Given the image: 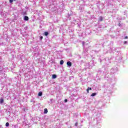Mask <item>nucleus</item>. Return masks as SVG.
I'll list each match as a JSON object with an SVG mask.
<instances>
[{
  "instance_id": "obj_1",
  "label": "nucleus",
  "mask_w": 128,
  "mask_h": 128,
  "mask_svg": "<svg viewBox=\"0 0 128 128\" xmlns=\"http://www.w3.org/2000/svg\"><path fill=\"white\" fill-rule=\"evenodd\" d=\"M90 90H92V88L88 87L86 90L87 94H90Z\"/></svg>"
},
{
  "instance_id": "obj_2",
  "label": "nucleus",
  "mask_w": 128,
  "mask_h": 128,
  "mask_svg": "<svg viewBox=\"0 0 128 128\" xmlns=\"http://www.w3.org/2000/svg\"><path fill=\"white\" fill-rule=\"evenodd\" d=\"M24 20H28V16H24Z\"/></svg>"
},
{
  "instance_id": "obj_3",
  "label": "nucleus",
  "mask_w": 128,
  "mask_h": 128,
  "mask_svg": "<svg viewBox=\"0 0 128 128\" xmlns=\"http://www.w3.org/2000/svg\"><path fill=\"white\" fill-rule=\"evenodd\" d=\"M67 65L68 66H72V62H67Z\"/></svg>"
},
{
  "instance_id": "obj_4",
  "label": "nucleus",
  "mask_w": 128,
  "mask_h": 128,
  "mask_svg": "<svg viewBox=\"0 0 128 128\" xmlns=\"http://www.w3.org/2000/svg\"><path fill=\"white\" fill-rule=\"evenodd\" d=\"M104 20V18L102 16L99 17V22H102Z\"/></svg>"
},
{
  "instance_id": "obj_5",
  "label": "nucleus",
  "mask_w": 128,
  "mask_h": 128,
  "mask_svg": "<svg viewBox=\"0 0 128 128\" xmlns=\"http://www.w3.org/2000/svg\"><path fill=\"white\" fill-rule=\"evenodd\" d=\"M38 96H42V92H40L38 94Z\"/></svg>"
},
{
  "instance_id": "obj_6",
  "label": "nucleus",
  "mask_w": 128,
  "mask_h": 128,
  "mask_svg": "<svg viewBox=\"0 0 128 128\" xmlns=\"http://www.w3.org/2000/svg\"><path fill=\"white\" fill-rule=\"evenodd\" d=\"M52 78H56V74H53L52 76Z\"/></svg>"
},
{
  "instance_id": "obj_7",
  "label": "nucleus",
  "mask_w": 128,
  "mask_h": 128,
  "mask_svg": "<svg viewBox=\"0 0 128 128\" xmlns=\"http://www.w3.org/2000/svg\"><path fill=\"white\" fill-rule=\"evenodd\" d=\"M44 114H48V108H45L44 110Z\"/></svg>"
},
{
  "instance_id": "obj_8",
  "label": "nucleus",
  "mask_w": 128,
  "mask_h": 128,
  "mask_svg": "<svg viewBox=\"0 0 128 128\" xmlns=\"http://www.w3.org/2000/svg\"><path fill=\"white\" fill-rule=\"evenodd\" d=\"M44 36H48V32H44Z\"/></svg>"
},
{
  "instance_id": "obj_9",
  "label": "nucleus",
  "mask_w": 128,
  "mask_h": 128,
  "mask_svg": "<svg viewBox=\"0 0 128 128\" xmlns=\"http://www.w3.org/2000/svg\"><path fill=\"white\" fill-rule=\"evenodd\" d=\"M96 96V93H92V94H91V96Z\"/></svg>"
},
{
  "instance_id": "obj_10",
  "label": "nucleus",
  "mask_w": 128,
  "mask_h": 128,
  "mask_svg": "<svg viewBox=\"0 0 128 128\" xmlns=\"http://www.w3.org/2000/svg\"><path fill=\"white\" fill-rule=\"evenodd\" d=\"M60 64H61V65L64 64V60H61L60 61Z\"/></svg>"
},
{
  "instance_id": "obj_11",
  "label": "nucleus",
  "mask_w": 128,
  "mask_h": 128,
  "mask_svg": "<svg viewBox=\"0 0 128 128\" xmlns=\"http://www.w3.org/2000/svg\"><path fill=\"white\" fill-rule=\"evenodd\" d=\"M10 126V123H8V122H6V126Z\"/></svg>"
},
{
  "instance_id": "obj_12",
  "label": "nucleus",
  "mask_w": 128,
  "mask_h": 128,
  "mask_svg": "<svg viewBox=\"0 0 128 128\" xmlns=\"http://www.w3.org/2000/svg\"><path fill=\"white\" fill-rule=\"evenodd\" d=\"M0 104H2V102H4V98H2L0 100Z\"/></svg>"
},
{
  "instance_id": "obj_13",
  "label": "nucleus",
  "mask_w": 128,
  "mask_h": 128,
  "mask_svg": "<svg viewBox=\"0 0 128 128\" xmlns=\"http://www.w3.org/2000/svg\"><path fill=\"white\" fill-rule=\"evenodd\" d=\"M9 2L10 4L14 2V0H9Z\"/></svg>"
},
{
  "instance_id": "obj_14",
  "label": "nucleus",
  "mask_w": 128,
  "mask_h": 128,
  "mask_svg": "<svg viewBox=\"0 0 128 128\" xmlns=\"http://www.w3.org/2000/svg\"><path fill=\"white\" fill-rule=\"evenodd\" d=\"M64 102H68V99H65Z\"/></svg>"
},
{
  "instance_id": "obj_15",
  "label": "nucleus",
  "mask_w": 128,
  "mask_h": 128,
  "mask_svg": "<svg viewBox=\"0 0 128 128\" xmlns=\"http://www.w3.org/2000/svg\"><path fill=\"white\" fill-rule=\"evenodd\" d=\"M124 44H128V42L124 41Z\"/></svg>"
},
{
  "instance_id": "obj_16",
  "label": "nucleus",
  "mask_w": 128,
  "mask_h": 128,
  "mask_svg": "<svg viewBox=\"0 0 128 128\" xmlns=\"http://www.w3.org/2000/svg\"><path fill=\"white\" fill-rule=\"evenodd\" d=\"M44 38V37L42 36H41L40 37V40H42Z\"/></svg>"
},
{
  "instance_id": "obj_17",
  "label": "nucleus",
  "mask_w": 128,
  "mask_h": 128,
  "mask_svg": "<svg viewBox=\"0 0 128 128\" xmlns=\"http://www.w3.org/2000/svg\"><path fill=\"white\" fill-rule=\"evenodd\" d=\"M124 38H125V39L128 38V36H125Z\"/></svg>"
},
{
  "instance_id": "obj_18",
  "label": "nucleus",
  "mask_w": 128,
  "mask_h": 128,
  "mask_svg": "<svg viewBox=\"0 0 128 128\" xmlns=\"http://www.w3.org/2000/svg\"><path fill=\"white\" fill-rule=\"evenodd\" d=\"M77 124H78L76 123V126H77Z\"/></svg>"
}]
</instances>
